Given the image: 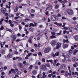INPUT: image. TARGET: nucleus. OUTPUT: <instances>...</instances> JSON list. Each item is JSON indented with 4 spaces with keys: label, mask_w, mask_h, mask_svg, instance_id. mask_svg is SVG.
I'll list each match as a JSON object with an SVG mask.
<instances>
[{
    "label": "nucleus",
    "mask_w": 78,
    "mask_h": 78,
    "mask_svg": "<svg viewBox=\"0 0 78 78\" xmlns=\"http://www.w3.org/2000/svg\"><path fill=\"white\" fill-rule=\"evenodd\" d=\"M33 68V65H30L29 67L30 69H32Z\"/></svg>",
    "instance_id": "nucleus-58"
},
{
    "label": "nucleus",
    "mask_w": 78,
    "mask_h": 78,
    "mask_svg": "<svg viewBox=\"0 0 78 78\" xmlns=\"http://www.w3.org/2000/svg\"><path fill=\"white\" fill-rule=\"evenodd\" d=\"M14 54H15L16 55H18L19 54V53L16 51H14Z\"/></svg>",
    "instance_id": "nucleus-43"
},
{
    "label": "nucleus",
    "mask_w": 78,
    "mask_h": 78,
    "mask_svg": "<svg viewBox=\"0 0 78 78\" xmlns=\"http://www.w3.org/2000/svg\"><path fill=\"white\" fill-rule=\"evenodd\" d=\"M59 6L57 4L55 5V8L56 9H58V8H59Z\"/></svg>",
    "instance_id": "nucleus-29"
},
{
    "label": "nucleus",
    "mask_w": 78,
    "mask_h": 78,
    "mask_svg": "<svg viewBox=\"0 0 78 78\" xmlns=\"http://www.w3.org/2000/svg\"><path fill=\"white\" fill-rule=\"evenodd\" d=\"M1 12H2V13L5 14L6 11V9L5 8L2 7L1 9Z\"/></svg>",
    "instance_id": "nucleus-4"
},
{
    "label": "nucleus",
    "mask_w": 78,
    "mask_h": 78,
    "mask_svg": "<svg viewBox=\"0 0 78 78\" xmlns=\"http://www.w3.org/2000/svg\"><path fill=\"white\" fill-rule=\"evenodd\" d=\"M46 61L47 62H52L53 60H46Z\"/></svg>",
    "instance_id": "nucleus-41"
},
{
    "label": "nucleus",
    "mask_w": 78,
    "mask_h": 78,
    "mask_svg": "<svg viewBox=\"0 0 78 78\" xmlns=\"http://www.w3.org/2000/svg\"><path fill=\"white\" fill-rule=\"evenodd\" d=\"M29 27H34V24H33V23H30V24Z\"/></svg>",
    "instance_id": "nucleus-32"
},
{
    "label": "nucleus",
    "mask_w": 78,
    "mask_h": 78,
    "mask_svg": "<svg viewBox=\"0 0 78 78\" xmlns=\"http://www.w3.org/2000/svg\"><path fill=\"white\" fill-rule=\"evenodd\" d=\"M37 32L39 33L37 36H43V35H44V32H43V31L41 30V32L40 30H38Z\"/></svg>",
    "instance_id": "nucleus-5"
},
{
    "label": "nucleus",
    "mask_w": 78,
    "mask_h": 78,
    "mask_svg": "<svg viewBox=\"0 0 78 78\" xmlns=\"http://www.w3.org/2000/svg\"><path fill=\"white\" fill-rule=\"evenodd\" d=\"M9 24H11V23H12V21H11V20H9Z\"/></svg>",
    "instance_id": "nucleus-63"
},
{
    "label": "nucleus",
    "mask_w": 78,
    "mask_h": 78,
    "mask_svg": "<svg viewBox=\"0 0 78 78\" xmlns=\"http://www.w3.org/2000/svg\"><path fill=\"white\" fill-rule=\"evenodd\" d=\"M11 71H12V73H15V74H16V70H14V69H11Z\"/></svg>",
    "instance_id": "nucleus-23"
},
{
    "label": "nucleus",
    "mask_w": 78,
    "mask_h": 78,
    "mask_svg": "<svg viewBox=\"0 0 78 78\" xmlns=\"http://www.w3.org/2000/svg\"><path fill=\"white\" fill-rule=\"evenodd\" d=\"M73 53V51L71 49L69 51V54H67V58H70V55Z\"/></svg>",
    "instance_id": "nucleus-7"
},
{
    "label": "nucleus",
    "mask_w": 78,
    "mask_h": 78,
    "mask_svg": "<svg viewBox=\"0 0 78 78\" xmlns=\"http://www.w3.org/2000/svg\"><path fill=\"white\" fill-rule=\"evenodd\" d=\"M72 60L73 61L76 62V61H77V58H76L74 57L73 58Z\"/></svg>",
    "instance_id": "nucleus-26"
},
{
    "label": "nucleus",
    "mask_w": 78,
    "mask_h": 78,
    "mask_svg": "<svg viewBox=\"0 0 78 78\" xmlns=\"http://www.w3.org/2000/svg\"><path fill=\"white\" fill-rule=\"evenodd\" d=\"M29 30L30 31H34V29H33V27H30L29 28Z\"/></svg>",
    "instance_id": "nucleus-36"
},
{
    "label": "nucleus",
    "mask_w": 78,
    "mask_h": 78,
    "mask_svg": "<svg viewBox=\"0 0 78 78\" xmlns=\"http://www.w3.org/2000/svg\"><path fill=\"white\" fill-rule=\"evenodd\" d=\"M61 45H62V44L60 42H58L57 44L56 47V49H59L61 47Z\"/></svg>",
    "instance_id": "nucleus-6"
},
{
    "label": "nucleus",
    "mask_w": 78,
    "mask_h": 78,
    "mask_svg": "<svg viewBox=\"0 0 78 78\" xmlns=\"http://www.w3.org/2000/svg\"><path fill=\"white\" fill-rule=\"evenodd\" d=\"M30 11L32 13H34L35 12V10L33 9H31Z\"/></svg>",
    "instance_id": "nucleus-39"
},
{
    "label": "nucleus",
    "mask_w": 78,
    "mask_h": 78,
    "mask_svg": "<svg viewBox=\"0 0 78 78\" xmlns=\"http://www.w3.org/2000/svg\"><path fill=\"white\" fill-rule=\"evenodd\" d=\"M46 67H50V63H48L45 65Z\"/></svg>",
    "instance_id": "nucleus-35"
},
{
    "label": "nucleus",
    "mask_w": 78,
    "mask_h": 78,
    "mask_svg": "<svg viewBox=\"0 0 78 78\" xmlns=\"http://www.w3.org/2000/svg\"><path fill=\"white\" fill-rule=\"evenodd\" d=\"M38 55H39V56H42V52H40L38 53Z\"/></svg>",
    "instance_id": "nucleus-47"
},
{
    "label": "nucleus",
    "mask_w": 78,
    "mask_h": 78,
    "mask_svg": "<svg viewBox=\"0 0 78 78\" xmlns=\"http://www.w3.org/2000/svg\"><path fill=\"white\" fill-rule=\"evenodd\" d=\"M18 66L19 67H20V68H23L24 66L22 63H19L18 64Z\"/></svg>",
    "instance_id": "nucleus-12"
},
{
    "label": "nucleus",
    "mask_w": 78,
    "mask_h": 78,
    "mask_svg": "<svg viewBox=\"0 0 78 78\" xmlns=\"http://www.w3.org/2000/svg\"><path fill=\"white\" fill-rule=\"evenodd\" d=\"M10 27H14V25L11 23L10 24Z\"/></svg>",
    "instance_id": "nucleus-60"
},
{
    "label": "nucleus",
    "mask_w": 78,
    "mask_h": 78,
    "mask_svg": "<svg viewBox=\"0 0 78 78\" xmlns=\"http://www.w3.org/2000/svg\"><path fill=\"white\" fill-rule=\"evenodd\" d=\"M68 29L69 30H72V27H68Z\"/></svg>",
    "instance_id": "nucleus-61"
},
{
    "label": "nucleus",
    "mask_w": 78,
    "mask_h": 78,
    "mask_svg": "<svg viewBox=\"0 0 78 78\" xmlns=\"http://www.w3.org/2000/svg\"><path fill=\"white\" fill-rule=\"evenodd\" d=\"M55 19V21H56V20H58L59 19V18H58L57 16H54Z\"/></svg>",
    "instance_id": "nucleus-37"
},
{
    "label": "nucleus",
    "mask_w": 78,
    "mask_h": 78,
    "mask_svg": "<svg viewBox=\"0 0 78 78\" xmlns=\"http://www.w3.org/2000/svg\"><path fill=\"white\" fill-rule=\"evenodd\" d=\"M16 35H13L12 37V39H13V41H14L16 39Z\"/></svg>",
    "instance_id": "nucleus-25"
},
{
    "label": "nucleus",
    "mask_w": 78,
    "mask_h": 78,
    "mask_svg": "<svg viewBox=\"0 0 78 78\" xmlns=\"http://www.w3.org/2000/svg\"><path fill=\"white\" fill-rule=\"evenodd\" d=\"M49 7H48L46 9L45 11H47L48 9H49L50 10H52V9L53 8V6L51 5H49Z\"/></svg>",
    "instance_id": "nucleus-9"
},
{
    "label": "nucleus",
    "mask_w": 78,
    "mask_h": 78,
    "mask_svg": "<svg viewBox=\"0 0 78 78\" xmlns=\"http://www.w3.org/2000/svg\"><path fill=\"white\" fill-rule=\"evenodd\" d=\"M62 33V30L60 31L59 33H58L57 34V35H61V33Z\"/></svg>",
    "instance_id": "nucleus-46"
},
{
    "label": "nucleus",
    "mask_w": 78,
    "mask_h": 78,
    "mask_svg": "<svg viewBox=\"0 0 78 78\" xmlns=\"http://www.w3.org/2000/svg\"><path fill=\"white\" fill-rule=\"evenodd\" d=\"M19 28L20 30H22V27L20 25L19 26Z\"/></svg>",
    "instance_id": "nucleus-55"
},
{
    "label": "nucleus",
    "mask_w": 78,
    "mask_h": 78,
    "mask_svg": "<svg viewBox=\"0 0 78 78\" xmlns=\"http://www.w3.org/2000/svg\"><path fill=\"white\" fill-rule=\"evenodd\" d=\"M54 24H55V25H57V26H62V24L61 23H58L56 22H55L54 23Z\"/></svg>",
    "instance_id": "nucleus-18"
},
{
    "label": "nucleus",
    "mask_w": 78,
    "mask_h": 78,
    "mask_svg": "<svg viewBox=\"0 0 78 78\" xmlns=\"http://www.w3.org/2000/svg\"><path fill=\"white\" fill-rule=\"evenodd\" d=\"M42 61L43 62H45V59L43 58L42 59Z\"/></svg>",
    "instance_id": "nucleus-52"
},
{
    "label": "nucleus",
    "mask_w": 78,
    "mask_h": 78,
    "mask_svg": "<svg viewBox=\"0 0 78 78\" xmlns=\"http://www.w3.org/2000/svg\"><path fill=\"white\" fill-rule=\"evenodd\" d=\"M66 12L68 14H69V15H73V11L70 9H67L66 10Z\"/></svg>",
    "instance_id": "nucleus-1"
},
{
    "label": "nucleus",
    "mask_w": 78,
    "mask_h": 78,
    "mask_svg": "<svg viewBox=\"0 0 78 78\" xmlns=\"http://www.w3.org/2000/svg\"><path fill=\"white\" fill-rule=\"evenodd\" d=\"M0 53L1 55H5V50L3 49H1L0 51Z\"/></svg>",
    "instance_id": "nucleus-15"
},
{
    "label": "nucleus",
    "mask_w": 78,
    "mask_h": 78,
    "mask_svg": "<svg viewBox=\"0 0 78 78\" xmlns=\"http://www.w3.org/2000/svg\"><path fill=\"white\" fill-rule=\"evenodd\" d=\"M28 41L30 44H31L32 43V40L31 38H29Z\"/></svg>",
    "instance_id": "nucleus-33"
},
{
    "label": "nucleus",
    "mask_w": 78,
    "mask_h": 78,
    "mask_svg": "<svg viewBox=\"0 0 78 78\" xmlns=\"http://www.w3.org/2000/svg\"><path fill=\"white\" fill-rule=\"evenodd\" d=\"M51 34L53 36H55L56 34V33L54 32H51Z\"/></svg>",
    "instance_id": "nucleus-42"
},
{
    "label": "nucleus",
    "mask_w": 78,
    "mask_h": 78,
    "mask_svg": "<svg viewBox=\"0 0 78 78\" xmlns=\"http://www.w3.org/2000/svg\"><path fill=\"white\" fill-rule=\"evenodd\" d=\"M34 14H31L30 15V16H31L32 17H34Z\"/></svg>",
    "instance_id": "nucleus-44"
},
{
    "label": "nucleus",
    "mask_w": 78,
    "mask_h": 78,
    "mask_svg": "<svg viewBox=\"0 0 78 78\" xmlns=\"http://www.w3.org/2000/svg\"><path fill=\"white\" fill-rule=\"evenodd\" d=\"M59 55V51H57L56 53H55V54H52L51 55L53 57H55V56H58Z\"/></svg>",
    "instance_id": "nucleus-8"
},
{
    "label": "nucleus",
    "mask_w": 78,
    "mask_h": 78,
    "mask_svg": "<svg viewBox=\"0 0 78 78\" xmlns=\"http://www.w3.org/2000/svg\"><path fill=\"white\" fill-rule=\"evenodd\" d=\"M68 47V45L67 44H65L64 43L63 44V48H66Z\"/></svg>",
    "instance_id": "nucleus-19"
},
{
    "label": "nucleus",
    "mask_w": 78,
    "mask_h": 78,
    "mask_svg": "<svg viewBox=\"0 0 78 78\" xmlns=\"http://www.w3.org/2000/svg\"><path fill=\"white\" fill-rule=\"evenodd\" d=\"M78 51L77 50H75L74 51V52L73 53V55H76V52Z\"/></svg>",
    "instance_id": "nucleus-45"
},
{
    "label": "nucleus",
    "mask_w": 78,
    "mask_h": 78,
    "mask_svg": "<svg viewBox=\"0 0 78 78\" xmlns=\"http://www.w3.org/2000/svg\"><path fill=\"white\" fill-rule=\"evenodd\" d=\"M41 43H38L37 47H41Z\"/></svg>",
    "instance_id": "nucleus-51"
},
{
    "label": "nucleus",
    "mask_w": 78,
    "mask_h": 78,
    "mask_svg": "<svg viewBox=\"0 0 78 78\" xmlns=\"http://www.w3.org/2000/svg\"><path fill=\"white\" fill-rule=\"evenodd\" d=\"M56 41L55 40H52L51 41V45L52 46L55 45H56Z\"/></svg>",
    "instance_id": "nucleus-13"
},
{
    "label": "nucleus",
    "mask_w": 78,
    "mask_h": 78,
    "mask_svg": "<svg viewBox=\"0 0 78 78\" xmlns=\"http://www.w3.org/2000/svg\"><path fill=\"white\" fill-rule=\"evenodd\" d=\"M77 23V22L76 21H74L73 22V24H76Z\"/></svg>",
    "instance_id": "nucleus-57"
},
{
    "label": "nucleus",
    "mask_w": 78,
    "mask_h": 78,
    "mask_svg": "<svg viewBox=\"0 0 78 78\" xmlns=\"http://www.w3.org/2000/svg\"><path fill=\"white\" fill-rule=\"evenodd\" d=\"M7 58H11L12 57V55L11 54H9L7 56Z\"/></svg>",
    "instance_id": "nucleus-31"
},
{
    "label": "nucleus",
    "mask_w": 78,
    "mask_h": 78,
    "mask_svg": "<svg viewBox=\"0 0 78 78\" xmlns=\"http://www.w3.org/2000/svg\"><path fill=\"white\" fill-rule=\"evenodd\" d=\"M15 23V24H18L20 23V21L19 20L13 21L12 22V23Z\"/></svg>",
    "instance_id": "nucleus-11"
},
{
    "label": "nucleus",
    "mask_w": 78,
    "mask_h": 78,
    "mask_svg": "<svg viewBox=\"0 0 78 78\" xmlns=\"http://www.w3.org/2000/svg\"><path fill=\"white\" fill-rule=\"evenodd\" d=\"M74 38L76 41H78V35H76L74 37Z\"/></svg>",
    "instance_id": "nucleus-20"
},
{
    "label": "nucleus",
    "mask_w": 78,
    "mask_h": 78,
    "mask_svg": "<svg viewBox=\"0 0 78 78\" xmlns=\"http://www.w3.org/2000/svg\"><path fill=\"white\" fill-rule=\"evenodd\" d=\"M66 67V66L64 64H62L60 66V69H64Z\"/></svg>",
    "instance_id": "nucleus-10"
},
{
    "label": "nucleus",
    "mask_w": 78,
    "mask_h": 78,
    "mask_svg": "<svg viewBox=\"0 0 78 78\" xmlns=\"http://www.w3.org/2000/svg\"><path fill=\"white\" fill-rule=\"evenodd\" d=\"M55 38H56V37L55 35H51L50 37V38L51 39H55Z\"/></svg>",
    "instance_id": "nucleus-24"
},
{
    "label": "nucleus",
    "mask_w": 78,
    "mask_h": 78,
    "mask_svg": "<svg viewBox=\"0 0 78 78\" xmlns=\"http://www.w3.org/2000/svg\"><path fill=\"white\" fill-rule=\"evenodd\" d=\"M62 60L63 62H66V58H65L64 59H62Z\"/></svg>",
    "instance_id": "nucleus-59"
},
{
    "label": "nucleus",
    "mask_w": 78,
    "mask_h": 78,
    "mask_svg": "<svg viewBox=\"0 0 78 78\" xmlns=\"http://www.w3.org/2000/svg\"><path fill=\"white\" fill-rule=\"evenodd\" d=\"M32 73L33 75H36V74L37 73V71L34 70L33 71Z\"/></svg>",
    "instance_id": "nucleus-30"
},
{
    "label": "nucleus",
    "mask_w": 78,
    "mask_h": 78,
    "mask_svg": "<svg viewBox=\"0 0 78 78\" xmlns=\"http://www.w3.org/2000/svg\"><path fill=\"white\" fill-rule=\"evenodd\" d=\"M62 56H63V57H64V58H66V57H67V55L66 56H65V55H65V53H62Z\"/></svg>",
    "instance_id": "nucleus-40"
},
{
    "label": "nucleus",
    "mask_w": 78,
    "mask_h": 78,
    "mask_svg": "<svg viewBox=\"0 0 78 78\" xmlns=\"http://www.w3.org/2000/svg\"><path fill=\"white\" fill-rule=\"evenodd\" d=\"M58 2H61V3H62V5H64V4H65V2H63V1H62V0H58Z\"/></svg>",
    "instance_id": "nucleus-34"
},
{
    "label": "nucleus",
    "mask_w": 78,
    "mask_h": 78,
    "mask_svg": "<svg viewBox=\"0 0 78 78\" xmlns=\"http://www.w3.org/2000/svg\"><path fill=\"white\" fill-rule=\"evenodd\" d=\"M73 20H76V17H73Z\"/></svg>",
    "instance_id": "nucleus-62"
},
{
    "label": "nucleus",
    "mask_w": 78,
    "mask_h": 78,
    "mask_svg": "<svg viewBox=\"0 0 78 78\" xmlns=\"http://www.w3.org/2000/svg\"><path fill=\"white\" fill-rule=\"evenodd\" d=\"M61 73H64L65 72H64V70H61Z\"/></svg>",
    "instance_id": "nucleus-64"
},
{
    "label": "nucleus",
    "mask_w": 78,
    "mask_h": 78,
    "mask_svg": "<svg viewBox=\"0 0 78 78\" xmlns=\"http://www.w3.org/2000/svg\"><path fill=\"white\" fill-rule=\"evenodd\" d=\"M23 64H24V66H26V65H27V64H25L27 63V62H26L25 61H23Z\"/></svg>",
    "instance_id": "nucleus-54"
},
{
    "label": "nucleus",
    "mask_w": 78,
    "mask_h": 78,
    "mask_svg": "<svg viewBox=\"0 0 78 78\" xmlns=\"http://www.w3.org/2000/svg\"><path fill=\"white\" fill-rule=\"evenodd\" d=\"M19 9L18 8H16L14 9V12H17V11L18 10V9Z\"/></svg>",
    "instance_id": "nucleus-48"
},
{
    "label": "nucleus",
    "mask_w": 78,
    "mask_h": 78,
    "mask_svg": "<svg viewBox=\"0 0 78 78\" xmlns=\"http://www.w3.org/2000/svg\"><path fill=\"white\" fill-rule=\"evenodd\" d=\"M47 76V75H45V72H43V76H42V77H41V78H46Z\"/></svg>",
    "instance_id": "nucleus-21"
},
{
    "label": "nucleus",
    "mask_w": 78,
    "mask_h": 78,
    "mask_svg": "<svg viewBox=\"0 0 78 78\" xmlns=\"http://www.w3.org/2000/svg\"><path fill=\"white\" fill-rule=\"evenodd\" d=\"M25 20L26 22H28V21L30 20V19H25Z\"/></svg>",
    "instance_id": "nucleus-56"
},
{
    "label": "nucleus",
    "mask_w": 78,
    "mask_h": 78,
    "mask_svg": "<svg viewBox=\"0 0 78 78\" xmlns=\"http://www.w3.org/2000/svg\"><path fill=\"white\" fill-rule=\"evenodd\" d=\"M74 30H78V24H77L76 26V27L74 28Z\"/></svg>",
    "instance_id": "nucleus-38"
},
{
    "label": "nucleus",
    "mask_w": 78,
    "mask_h": 78,
    "mask_svg": "<svg viewBox=\"0 0 78 78\" xmlns=\"http://www.w3.org/2000/svg\"><path fill=\"white\" fill-rule=\"evenodd\" d=\"M68 68L69 69V72H71V70H70V67L68 66Z\"/></svg>",
    "instance_id": "nucleus-53"
},
{
    "label": "nucleus",
    "mask_w": 78,
    "mask_h": 78,
    "mask_svg": "<svg viewBox=\"0 0 78 78\" xmlns=\"http://www.w3.org/2000/svg\"><path fill=\"white\" fill-rule=\"evenodd\" d=\"M51 19L52 21H55V16H51Z\"/></svg>",
    "instance_id": "nucleus-27"
},
{
    "label": "nucleus",
    "mask_w": 78,
    "mask_h": 78,
    "mask_svg": "<svg viewBox=\"0 0 78 78\" xmlns=\"http://www.w3.org/2000/svg\"><path fill=\"white\" fill-rule=\"evenodd\" d=\"M15 71L16 72V74H18V75H20V74H21V72L18 71V70L16 68L15 69Z\"/></svg>",
    "instance_id": "nucleus-17"
},
{
    "label": "nucleus",
    "mask_w": 78,
    "mask_h": 78,
    "mask_svg": "<svg viewBox=\"0 0 78 78\" xmlns=\"http://www.w3.org/2000/svg\"><path fill=\"white\" fill-rule=\"evenodd\" d=\"M9 5L8 6V5H6V8H9V9H10L11 8V5H11V3L10 2H9Z\"/></svg>",
    "instance_id": "nucleus-16"
},
{
    "label": "nucleus",
    "mask_w": 78,
    "mask_h": 78,
    "mask_svg": "<svg viewBox=\"0 0 78 78\" xmlns=\"http://www.w3.org/2000/svg\"><path fill=\"white\" fill-rule=\"evenodd\" d=\"M51 50V48H46L44 51V52L45 53H48Z\"/></svg>",
    "instance_id": "nucleus-2"
},
{
    "label": "nucleus",
    "mask_w": 78,
    "mask_h": 78,
    "mask_svg": "<svg viewBox=\"0 0 78 78\" xmlns=\"http://www.w3.org/2000/svg\"><path fill=\"white\" fill-rule=\"evenodd\" d=\"M41 67L42 70H47V67H46V66L44 65H42L41 66Z\"/></svg>",
    "instance_id": "nucleus-3"
},
{
    "label": "nucleus",
    "mask_w": 78,
    "mask_h": 78,
    "mask_svg": "<svg viewBox=\"0 0 78 78\" xmlns=\"http://www.w3.org/2000/svg\"><path fill=\"white\" fill-rule=\"evenodd\" d=\"M6 31H9V32H10L11 33H12V30L9 29L8 28H6Z\"/></svg>",
    "instance_id": "nucleus-28"
},
{
    "label": "nucleus",
    "mask_w": 78,
    "mask_h": 78,
    "mask_svg": "<svg viewBox=\"0 0 78 78\" xmlns=\"http://www.w3.org/2000/svg\"><path fill=\"white\" fill-rule=\"evenodd\" d=\"M65 75L66 76H68L69 75V76H71V72H69V73L68 72L66 71L65 73Z\"/></svg>",
    "instance_id": "nucleus-14"
},
{
    "label": "nucleus",
    "mask_w": 78,
    "mask_h": 78,
    "mask_svg": "<svg viewBox=\"0 0 78 78\" xmlns=\"http://www.w3.org/2000/svg\"><path fill=\"white\" fill-rule=\"evenodd\" d=\"M4 29V27L2 26H1L0 29V30H3Z\"/></svg>",
    "instance_id": "nucleus-50"
},
{
    "label": "nucleus",
    "mask_w": 78,
    "mask_h": 78,
    "mask_svg": "<svg viewBox=\"0 0 78 78\" xmlns=\"http://www.w3.org/2000/svg\"><path fill=\"white\" fill-rule=\"evenodd\" d=\"M38 27L39 28H43V26L42 25H39Z\"/></svg>",
    "instance_id": "nucleus-49"
},
{
    "label": "nucleus",
    "mask_w": 78,
    "mask_h": 78,
    "mask_svg": "<svg viewBox=\"0 0 78 78\" xmlns=\"http://www.w3.org/2000/svg\"><path fill=\"white\" fill-rule=\"evenodd\" d=\"M63 43H65V42H66V43H69V41H68V39H67L66 40L65 39H63Z\"/></svg>",
    "instance_id": "nucleus-22"
}]
</instances>
